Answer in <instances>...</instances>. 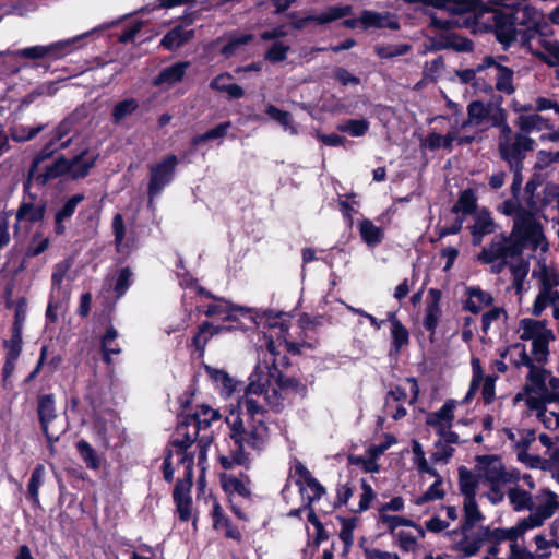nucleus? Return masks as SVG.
Segmentation results:
<instances>
[{
    "mask_svg": "<svg viewBox=\"0 0 559 559\" xmlns=\"http://www.w3.org/2000/svg\"><path fill=\"white\" fill-rule=\"evenodd\" d=\"M202 426L210 427V419L204 418L201 420L198 414L189 415L176 428V433L182 438H174L169 442L171 447L176 448L177 455L180 456L179 464L185 467L183 478H179L176 481L173 490L174 503L178 519L181 522H188L191 519L192 512L191 487L194 457L192 454L187 453V450L197 440Z\"/></svg>",
    "mask_w": 559,
    "mask_h": 559,
    "instance_id": "f257e3e1",
    "label": "nucleus"
},
{
    "mask_svg": "<svg viewBox=\"0 0 559 559\" xmlns=\"http://www.w3.org/2000/svg\"><path fill=\"white\" fill-rule=\"evenodd\" d=\"M526 246H531L533 250H548V242L540 222L532 212L521 210L516 213V218L513 219L510 235H496L491 240V247L483 253V258L486 261H491L504 255L522 257Z\"/></svg>",
    "mask_w": 559,
    "mask_h": 559,
    "instance_id": "f03ea898",
    "label": "nucleus"
},
{
    "mask_svg": "<svg viewBox=\"0 0 559 559\" xmlns=\"http://www.w3.org/2000/svg\"><path fill=\"white\" fill-rule=\"evenodd\" d=\"M98 153H91L88 148L82 150L71 158L59 155L52 164L46 165L44 171L35 173L33 180L39 187L47 186L51 180L68 175L71 180H80L86 178L92 168L95 167L98 159Z\"/></svg>",
    "mask_w": 559,
    "mask_h": 559,
    "instance_id": "7ed1b4c3",
    "label": "nucleus"
},
{
    "mask_svg": "<svg viewBox=\"0 0 559 559\" xmlns=\"http://www.w3.org/2000/svg\"><path fill=\"white\" fill-rule=\"evenodd\" d=\"M474 28L483 32H492L496 39L507 50L519 43L520 33L507 9H480L474 16Z\"/></svg>",
    "mask_w": 559,
    "mask_h": 559,
    "instance_id": "20e7f679",
    "label": "nucleus"
},
{
    "mask_svg": "<svg viewBox=\"0 0 559 559\" xmlns=\"http://www.w3.org/2000/svg\"><path fill=\"white\" fill-rule=\"evenodd\" d=\"M507 496L514 512L530 511V515H534L540 510L545 511L543 523L559 509L557 495L548 489H542L533 496L530 491L515 484L509 488Z\"/></svg>",
    "mask_w": 559,
    "mask_h": 559,
    "instance_id": "39448f33",
    "label": "nucleus"
},
{
    "mask_svg": "<svg viewBox=\"0 0 559 559\" xmlns=\"http://www.w3.org/2000/svg\"><path fill=\"white\" fill-rule=\"evenodd\" d=\"M497 141L499 156L509 168L524 166V159L535 147L534 139L524 132H513L507 121L499 128Z\"/></svg>",
    "mask_w": 559,
    "mask_h": 559,
    "instance_id": "423d86ee",
    "label": "nucleus"
},
{
    "mask_svg": "<svg viewBox=\"0 0 559 559\" xmlns=\"http://www.w3.org/2000/svg\"><path fill=\"white\" fill-rule=\"evenodd\" d=\"M545 511L540 510L534 515H528L520 520L514 526L511 527H493L491 525H484L485 545L488 546V554L497 556L500 552V545L509 542L514 545L521 539L524 534L533 528L543 525V518Z\"/></svg>",
    "mask_w": 559,
    "mask_h": 559,
    "instance_id": "0eeeda50",
    "label": "nucleus"
},
{
    "mask_svg": "<svg viewBox=\"0 0 559 559\" xmlns=\"http://www.w3.org/2000/svg\"><path fill=\"white\" fill-rule=\"evenodd\" d=\"M230 437L234 438L239 445V452L235 454L234 461L242 465L247 464L249 461L246 450L251 449L260 453L265 448L270 435L265 421L248 423L247 429H242V421L237 415L231 423Z\"/></svg>",
    "mask_w": 559,
    "mask_h": 559,
    "instance_id": "6e6552de",
    "label": "nucleus"
},
{
    "mask_svg": "<svg viewBox=\"0 0 559 559\" xmlns=\"http://www.w3.org/2000/svg\"><path fill=\"white\" fill-rule=\"evenodd\" d=\"M249 384L246 393L239 402L248 423L265 421V409L261 403L265 384L269 383V372L258 365L249 377Z\"/></svg>",
    "mask_w": 559,
    "mask_h": 559,
    "instance_id": "1a4fd4ad",
    "label": "nucleus"
},
{
    "mask_svg": "<svg viewBox=\"0 0 559 559\" xmlns=\"http://www.w3.org/2000/svg\"><path fill=\"white\" fill-rule=\"evenodd\" d=\"M502 98L487 104L473 100L467 105V119L461 123V129L479 127L484 123L488 128H500L507 121V110L501 106Z\"/></svg>",
    "mask_w": 559,
    "mask_h": 559,
    "instance_id": "9d476101",
    "label": "nucleus"
},
{
    "mask_svg": "<svg viewBox=\"0 0 559 559\" xmlns=\"http://www.w3.org/2000/svg\"><path fill=\"white\" fill-rule=\"evenodd\" d=\"M179 158L175 154L164 156L159 162L148 165L147 206L154 209V199L169 186L176 175Z\"/></svg>",
    "mask_w": 559,
    "mask_h": 559,
    "instance_id": "9b49d317",
    "label": "nucleus"
},
{
    "mask_svg": "<svg viewBox=\"0 0 559 559\" xmlns=\"http://www.w3.org/2000/svg\"><path fill=\"white\" fill-rule=\"evenodd\" d=\"M451 540V549L461 558H469L478 554L480 548L485 545L484 525L468 527L460 526L456 530L448 532L447 534Z\"/></svg>",
    "mask_w": 559,
    "mask_h": 559,
    "instance_id": "f8f14e48",
    "label": "nucleus"
},
{
    "mask_svg": "<svg viewBox=\"0 0 559 559\" xmlns=\"http://www.w3.org/2000/svg\"><path fill=\"white\" fill-rule=\"evenodd\" d=\"M85 36H86V34H82V35L75 36L70 39L52 43L47 46L38 45V46L26 47V48L13 51L12 55L15 57H21V58L31 59V60H37V59H44V58H48L51 60H58V59H61V58L68 56L73 50H75L78 48L75 46L76 43L81 41Z\"/></svg>",
    "mask_w": 559,
    "mask_h": 559,
    "instance_id": "ddd939ff",
    "label": "nucleus"
},
{
    "mask_svg": "<svg viewBox=\"0 0 559 559\" xmlns=\"http://www.w3.org/2000/svg\"><path fill=\"white\" fill-rule=\"evenodd\" d=\"M36 412L40 430L47 440L50 453L53 454L55 443L58 442L60 438V435H53L49 430L50 424L58 417L55 395L52 393L38 395Z\"/></svg>",
    "mask_w": 559,
    "mask_h": 559,
    "instance_id": "4468645a",
    "label": "nucleus"
},
{
    "mask_svg": "<svg viewBox=\"0 0 559 559\" xmlns=\"http://www.w3.org/2000/svg\"><path fill=\"white\" fill-rule=\"evenodd\" d=\"M248 312L245 307H233L229 301L212 295V335L228 331L231 325H221L219 322L237 321L239 316Z\"/></svg>",
    "mask_w": 559,
    "mask_h": 559,
    "instance_id": "2eb2a0df",
    "label": "nucleus"
},
{
    "mask_svg": "<svg viewBox=\"0 0 559 559\" xmlns=\"http://www.w3.org/2000/svg\"><path fill=\"white\" fill-rule=\"evenodd\" d=\"M512 20L520 33V36L526 34L530 29L538 27L544 23L543 15L532 5L524 2H515L506 5Z\"/></svg>",
    "mask_w": 559,
    "mask_h": 559,
    "instance_id": "dca6fc26",
    "label": "nucleus"
},
{
    "mask_svg": "<svg viewBox=\"0 0 559 559\" xmlns=\"http://www.w3.org/2000/svg\"><path fill=\"white\" fill-rule=\"evenodd\" d=\"M476 462L477 468L488 483H512L519 479L514 478V474L506 471L501 459L497 455H478Z\"/></svg>",
    "mask_w": 559,
    "mask_h": 559,
    "instance_id": "f3484780",
    "label": "nucleus"
},
{
    "mask_svg": "<svg viewBox=\"0 0 559 559\" xmlns=\"http://www.w3.org/2000/svg\"><path fill=\"white\" fill-rule=\"evenodd\" d=\"M489 68H492L495 72V88L504 95H512L515 92L514 71L509 67L496 62L492 57L484 58L477 70L480 71Z\"/></svg>",
    "mask_w": 559,
    "mask_h": 559,
    "instance_id": "a211bd4d",
    "label": "nucleus"
},
{
    "mask_svg": "<svg viewBox=\"0 0 559 559\" xmlns=\"http://www.w3.org/2000/svg\"><path fill=\"white\" fill-rule=\"evenodd\" d=\"M71 142L72 140L68 139L67 141H63L60 144H58L57 141H55L52 138H49V140L32 159V163L27 171V176L23 181V191L25 193H29V189L32 188L33 183V178L35 176V173L38 170L39 165L45 160L51 158L57 151L68 148L71 145Z\"/></svg>",
    "mask_w": 559,
    "mask_h": 559,
    "instance_id": "6ab92c4d",
    "label": "nucleus"
},
{
    "mask_svg": "<svg viewBox=\"0 0 559 559\" xmlns=\"http://www.w3.org/2000/svg\"><path fill=\"white\" fill-rule=\"evenodd\" d=\"M24 195H27L29 198V201H26L23 199V201L20 203L15 218L16 223L14 225V229L19 230V224L22 222H27L32 225L43 222L47 212V205L45 202H41L39 204H35V200L37 199V194L32 193H25L23 191Z\"/></svg>",
    "mask_w": 559,
    "mask_h": 559,
    "instance_id": "aec40b11",
    "label": "nucleus"
},
{
    "mask_svg": "<svg viewBox=\"0 0 559 559\" xmlns=\"http://www.w3.org/2000/svg\"><path fill=\"white\" fill-rule=\"evenodd\" d=\"M550 37V27L547 22H544L538 27L530 29L526 34L520 36L519 44L530 53L539 58Z\"/></svg>",
    "mask_w": 559,
    "mask_h": 559,
    "instance_id": "412c9836",
    "label": "nucleus"
},
{
    "mask_svg": "<svg viewBox=\"0 0 559 559\" xmlns=\"http://www.w3.org/2000/svg\"><path fill=\"white\" fill-rule=\"evenodd\" d=\"M457 406L455 400H447L436 412L429 413L426 417V425L432 428L438 435L447 428H452L455 419L454 411Z\"/></svg>",
    "mask_w": 559,
    "mask_h": 559,
    "instance_id": "4be33fe9",
    "label": "nucleus"
},
{
    "mask_svg": "<svg viewBox=\"0 0 559 559\" xmlns=\"http://www.w3.org/2000/svg\"><path fill=\"white\" fill-rule=\"evenodd\" d=\"M497 225L488 210L481 209L474 214V224L469 226L472 243L479 246L485 236L496 231Z\"/></svg>",
    "mask_w": 559,
    "mask_h": 559,
    "instance_id": "5701e85b",
    "label": "nucleus"
},
{
    "mask_svg": "<svg viewBox=\"0 0 559 559\" xmlns=\"http://www.w3.org/2000/svg\"><path fill=\"white\" fill-rule=\"evenodd\" d=\"M549 376L550 371L540 366L534 365L528 369V374L526 376V384L523 388V392L525 394L551 393L552 391H550L547 385Z\"/></svg>",
    "mask_w": 559,
    "mask_h": 559,
    "instance_id": "b1692460",
    "label": "nucleus"
},
{
    "mask_svg": "<svg viewBox=\"0 0 559 559\" xmlns=\"http://www.w3.org/2000/svg\"><path fill=\"white\" fill-rule=\"evenodd\" d=\"M441 290L436 288H430L428 292V301L425 309V317H424V328L433 334L436 332V329L438 326L439 320L441 318V308H440V301H441Z\"/></svg>",
    "mask_w": 559,
    "mask_h": 559,
    "instance_id": "393cba45",
    "label": "nucleus"
},
{
    "mask_svg": "<svg viewBox=\"0 0 559 559\" xmlns=\"http://www.w3.org/2000/svg\"><path fill=\"white\" fill-rule=\"evenodd\" d=\"M360 23L366 27L376 28H390L396 31L400 28V23L395 15L389 12H376L371 10H364L359 16Z\"/></svg>",
    "mask_w": 559,
    "mask_h": 559,
    "instance_id": "a878e982",
    "label": "nucleus"
},
{
    "mask_svg": "<svg viewBox=\"0 0 559 559\" xmlns=\"http://www.w3.org/2000/svg\"><path fill=\"white\" fill-rule=\"evenodd\" d=\"M193 37V29H185L181 25H177L164 35L159 46L168 51H175L190 41Z\"/></svg>",
    "mask_w": 559,
    "mask_h": 559,
    "instance_id": "bb28decb",
    "label": "nucleus"
},
{
    "mask_svg": "<svg viewBox=\"0 0 559 559\" xmlns=\"http://www.w3.org/2000/svg\"><path fill=\"white\" fill-rule=\"evenodd\" d=\"M74 447L79 457L85 464L86 468L91 471H98L102 467L105 459L92 447L87 440L80 439L75 442Z\"/></svg>",
    "mask_w": 559,
    "mask_h": 559,
    "instance_id": "cd10ccee",
    "label": "nucleus"
},
{
    "mask_svg": "<svg viewBox=\"0 0 559 559\" xmlns=\"http://www.w3.org/2000/svg\"><path fill=\"white\" fill-rule=\"evenodd\" d=\"M188 61H179L169 67L164 68L153 80V85L160 86L163 84L174 85L181 82L186 70L189 67Z\"/></svg>",
    "mask_w": 559,
    "mask_h": 559,
    "instance_id": "c85d7f7f",
    "label": "nucleus"
},
{
    "mask_svg": "<svg viewBox=\"0 0 559 559\" xmlns=\"http://www.w3.org/2000/svg\"><path fill=\"white\" fill-rule=\"evenodd\" d=\"M46 474V468L44 464L38 463L35 465L31 473V477L27 484V493L26 498L28 501H31L32 507L34 509H40V500H39V489L41 485L44 484V478Z\"/></svg>",
    "mask_w": 559,
    "mask_h": 559,
    "instance_id": "c756f323",
    "label": "nucleus"
},
{
    "mask_svg": "<svg viewBox=\"0 0 559 559\" xmlns=\"http://www.w3.org/2000/svg\"><path fill=\"white\" fill-rule=\"evenodd\" d=\"M466 293L467 300L464 305V309L474 314L479 313L485 307L490 306L493 301L491 294L480 289L479 287H468Z\"/></svg>",
    "mask_w": 559,
    "mask_h": 559,
    "instance_id": "7c9ffc66",
    "label": "nucleus"
},
{
    "mask_svg": "<svg viewBox=\"0 0 559 559\" xmlns=\"http://www.w3.org/2000/svg\"><path fill=\"white\" fill-rule=\"evenodd\" d=\"M212 518L214 520L213 526L215 530L222 531L227 538L236 540L241 539V533L231 524L229 518L225 515L219 504L215 503L213 506Z\"/></svg>",
    "mask_w": 559,
    "mask_h": 559,
    "instance_id": "2f4dec72",
    "label": "nucleus"
},
{
    "mask_svg": "<svg viewBox=\"0 0 559 559\" xmlns=\"http://www.w3.org/2000/svg\"><path fill=\"white\" fill-rule=\"evenodd\" d=\"M430 27L439 31L447 32L448 35L450 31L454 28H469V16H452L449 17H440L436 13L430 14Z\"/></svg>",
    "mask_w": 559,
    "mask_h": 559,
    "instance_id": "473e14b6",
    "label": "nucleus"
},
{
    "mask_svg": "<svg viewBox=\"0 0 559 559\" xmlns=\"http://www.w3.org/2000/svg\"><path fill=\"white\" fill-rule=\"evenodd\" d=\"M210 340V320H204L198 328V332L192 337L191 358L193 361L203 359L205 354V347Z\"/></svg>",
    "mask_w": 559,
    "mask_h": 559,
    "instance_id": "72a5a7b5",
    "label": "nucleus"
},
{
    "mask_svg": "<svg viewBox=\"0 0 559 559\" xmlns=\"http://www.w3.org/2000/svg\"><path fill=\"white\" fill-rule=\"evenodd\" d=\"M212 383L222 397L228 399L241 383L233 379L227 372L212 369Z\"/></svg>",
    "mask_w": 559,
    "mask_h": 559,
    "instance_id": "f704fd0d",
    "label": "nucleus"
},
{
    "mask_svg": "<svg viewBox=\"0 0 559 559\" xmlns=\"http://www.w3.org/2000/svg\"><path fill=\"white\" fill-rule=\"evenodd\" d=\"M516 126L520 129L519 132H524L526 135L535 131L551 129L548 120L538 114L521 115L516 120Z\"/></svg>",
    "mask_w": 559,
    "mask_h": 559,
    "instance_id": "c9c22d12",
    "label": "nucleus"
},
{
    "mask_svg": "<svg viewBox=\"0 0 559 559\" xmlns=\"http://www.w3.org/2000/svg\"><path fill=\"white\" fill-rule=\"evenodd\" d=\"M521 340L532 341L537 340L538 337L552 336V332L546 329L545 324L540 321H535L533 319H523L521 321Z\"/></svg>",
    "mask_w": 559,
    "mask_h": 559,
    "instance_id": "e433bc0d",
    "label": "nucleus"
},
{
    "mask_svg": "<svg viewBox=\"0 0 559 559\" xmlns=\"http://www.w3.org/2000/svg\"><path fill=\"white\" fill-rule=\"evenodd\" d=\"M352 10L350 5H333L319 14H311L310 19L312 22L323 25L350 15Z\"/></svg>",
    "mask_w": 559,
    "mask_h": 559,
    "instance_id": "4c0bfd02",
    "label": "nucleus"
},
{
    "mask_svg": "<svg viewBox=\"0 0 559 559\" xmlns=\"http://www.w3.org/2000/svg\"><path fill=\"white\" fill-rule=\"evenodd\" d=\"M117 337H118L117 330L112 325H109L106 329L105 334L100 338V349H102V354H103L102 359L107 365H110L112 361L111 355H117V354H120V352H121V348L119 347L118 344L112 346V343L116 341Z\"/></svg>",
    "mask_w": 559,
    "mask_h": 559,
    "instance_id": "58836bf2",
    "label": "nucleus"
},
{
    "mask_svg": "<svg viewBox=\"0 0 559 559\" xmlns=\"http://www.w3.org/2000/svg\"><path fill=\"white\" fill-rule=\"evenodd\" d=\"M527 395L525 404L531 411H536L537 417H545V407L547 404H559V392L556 391L546 394H536V396Z\"/></svg>",
    "mask_w": 559,
    "mask_h": 559,
    "instance_id": "ea45409f",
    "label": "nucleus"
},
{
    "mask_svg": "<svg viewBox=\"0 0 559 559\" xmlns=\"http://www.w3.org/2000/svg\"><path fill=\"white\" fill-rule=\"evenodd\" d=\"M463 510L464 520L460 526H465V531L468 530V527H475L476 524L480 523L485 519L478 508L476 497L464 498Z\"/></svg>",
    "mask_w": 559,
    "mask_h": 559,
    "instance_id": "a19ab883",
    "label": "nucleus"
},
{
    "mask_svg": "<svg viewBox=\"0 0 559 559\" xmlns=\"http://www.w3.org/2000/svg\"><path fill=\"white\" fill-rule=\"evenodd\" d=\"M139 108L138 99L130 97L116 103L111 110V122L120 124L127 117L133 115Z\"/></svg>",
    "mask_w": 559,
    "mask_h": 559,
    "instance_id": "79ce46f5",
    "label": "nucleus"
},
{
    "mask_svg": "<svg viewBox=\"0 0 559 559\" xmlns=\"http://www.w3.org/2000/svg\"><path fill=\"white\" fill-rule=\"evenodd\" d=\"M212 88L223 91L227 94L229 99L241 98L245 94L241 86L233 83V78L229 74H219L212 81Z\"/></svg>",
    "mask_w": 559,
    "mask_h": 559,
    "instance_id": "37998d69",
    "label": "nucleus"
},
{
    "mask_svg": "<svg viewBox=\"0 0 559 559\" xmlns=\"http://www.w3.org/2000/svg\"><path fill=\"white\" fill-rule=\"evenodd\" d=\"M555 302H559V292L539 287V293L532 307V314L539 317L546 307L555 305Z\"/></svg>",
    "mask_w": 559,
    "mask_h": 559,
    "instance_id": "c03bdc74",
    "label": "nucleus"
},
{
    "mask_svg": "<svg viewBox=\"0 0 559 559\" xmlns=\"http://www.w3.org/2000/svg\"><path fill=\"white\" fill-rule=\"evenodd\" d=\"M477 206V199L472 189L463 190L456 203L452 207L453 213H462L464 215L475 214Z\"/></svg>",
    "mask_w": 559,
    "mask_h": 559,
    "instance_id": "a18cd8bd",
    "label": "nucleus"
},
{
    "mask_svg": "<svg viewBox=\"0 0 559 559\" xmlns=\"http://www.w3.org/2000/svg\"><path fill=\"white\" fill-rule=\"evenodd\" d=\"M528 271L530 263L524 259H519L515 261V263H510V272L513 277L512 286L515 290V294L520 295L522 293Z\"/></svg>",
    "mask_w": 559,
    "mask_h": 559,
    "instance_id": "49530a36",
    "label": "nucleus"
},
{
    "mask_svg": "<svg viewBox=\"0 0 559 559\" xmlns=\"http://www.w3.org/2000/svg\"><path fill=\"white\" fill-rule=\"evenodd\" d=\"M359 233L362 240L368 246H376L381 242L383 238L382 229L376 226L371 221L364 219L359 224Z\"/></svg>",
    "mask_w": 559,
    "mask_h": 559,
    "instance_id": "de8ad7c7",
    "label": "nucleus"
},
{
    "mask_svg": "<svg viewBox=\"0 0 559 559\" xmlns=\"http://www.w3.org/2000/svg\"><path fill=\"white\" fill-rule=\"evenodd\" d=\"M459 486L464 498L476 497L477 481L473 473L465 466L459 468Z\"/></svg>",
    "mask_w": 559,
    "mask_h": 559,
    "instance_id": "09e8293b",
    "label": "nucleus"
},
{
    "mask_svg": "<svg viewBox=\"0 0 559 559\" xmlns=\"http://www.w3.org/2000/svg\"><path fill=\"white\" fill-rule=\"evenodd\" d=\"M369 121L365 118L361 119H348L340 123L336 129L340 132L348 133L352 136L359 138L367 133L369 130Z\"/></svg>",
    "mask_w": 559,
    "mask_h": 559,
    "instance_id": "8fccbe9b",
    "label": "nucleus"
},
{
    "mask_svg": "<svg viewBox=\"0 0 559 559\" xmlns=\"http://www.w3.org/2000/svg\"><path fill=\"white\" fill-rule=\"evenodd\" d=\"M265 112L271 119L277 121L285 131L294 135L297 134V128L294 126L292 115L288 111L281 110L274 105H267Z\"/></svg>",
    "mask_w": 559,
    "mask_h": 559,
    "instance_id": "3c124183",
    "label": "nucleus"
},
{
    "mask_svg": "<svg viewBox=\"0 0 559 559\" xmlns=\"http://www.w3.org/2000/svg\"><path fill=\"white\" fill-rule=\"evenodd\" d=\"M448 13L452 16H469L471 27H474V16L478 11H473L472 0H451Z\"/></svg>",
    "mask_w": 559,
    "mask_h": 559,
    "instance_id": "603ef678",
    "label": "nucleus"
},
{
    "mask_svg": "<svg viewBox=\"0 0 559 559\" xmlns=\"http://www.w3.org/2000/svg\"><path fill=\"white\" fill-rule=\"evenodd\" d=\"M490 247H491V242L489 245L485 246L481 249V251L477 255V261L483 263V264H492L491 265V273H493V274H500L506 266L510 267V263H515V261H518L519 259H523V257H509V255H504V257L496 258V259H493L491 261H486L483 258V253L485 251H487V249H489Z\"/></svg>",
    "mask_w": 559,
    "mask_h": 559,
    "instance_id": "864d4df0",
    "label": "nucleus"
},
{
    "mask_svg": "<svg viewBox=\"0 0 559 559\" xmlns=\"http://www.w3.org/2000/svg\"><path fill=\"white\" fill-rule=\"evenodd\" d=\"M84 400L94 412L102 408L105 399L102 388L96 381H88L84 392Z\"/></svg>",
    "mask_w": 559,
    "mask_h": 559,
    "instance_id": "5fc2aeb1",
    "label": "nucleus"
},
{
    "mask_svg": "<svg viewBox=\"0 0 559 559\" xmlns=\"http://www.w3.org/2000/svg\"><path fill=\"white\" fill-rule=\"evenodd\" d=\"M472 370H473V377L469 383V389L463 400L464 403L469 402L475 393L480 388L481 383H484V374H483V368L480 365V360L478 358H473L471 361Z\"/></svg>",
    "mask_w": 559,
    "mask_h": 559,
    "instance_id": "6e6d98bb",
    "label": "nucleus"
},
{
    "mask_svg": "<svg viewBox=\"0 0 559 559\" xmlns=\"http://www.w3.org/2000/svg\"><path fill=\"white\" fill-rule=\"evenodd\" d=\"M472 370H473V377L469 383V389L463 400L464 403L469 402L475 393L480 388L481 383H484V374H483V368L480 365V360L478 358H473L471 361Z\"/></svg>",
    "mask_w": 559,
    "mask_h": 559,
    "instance_id": "4d7b16f0",
    "label": "nucleus"
},
{
    "mask_svg": "<svg viewBox=\"0 0 559 559\" xmlns=\"http://www.w3.org/2000/svg\"><path fill=\"white\" fill-rule=\"evenodd\" d=\"M23 331L11 329V338L4 340L3 347L5 348V356L19 359L23 346Z\"/></svg>",
    "mask_w": 559,
    "mask_h": 559,
    "instance_id": "13d9d810",
    "label": "nucleus"
},
{
    "mask_svg": "<svg viewBox=\"0 0 559 559\" xmlns=\"http://www.w3.org/2000/svg\"><path fill=\"white\" fill-rule=\"evenodd\" d=\"M412 46L409 44L400 45H377L374 52L381 59H391L394 57L406 55L411 51Z\"/></svg>",
    "mask_w": 559,
    "mask_h": 559,
    "instance_id": "bf43d9fd",
    "label": "nucleus"
},
{
    "mask_svg": "<svg viewBox=\"0 0 559 559\" xmlns=\"http://www.w3.org/2000/svg\"><path fill=\"white\" fill-rule=\"evenodd\" d=\"M551 340H554V335L538 337L537 340H534V342H532V355L534 364L537 362L539 365H543L547 361V357L549 354L548 345Z\"/></svg>",
    "mask_w": 559,
    "mask_h": 559,
    "instance_id": "052dcab7",
    "label": "nucleus"
},
{
    "mask_svg": "<svg viewBox=\"0 0 559 559\" xmlns=\"http://www.w3.org/2000/svg\"><path fill=\"white\" fill-rule=\"evenodd\" d=\"M132 271L129 266L120 269L118 272L115 285H114V293L116 296V299H120L123 297L130 286L132 285Z\"/></svg>",
    "mask_w": 559,
    "mask_h": 559,
    "instance_id": "680f3d73",
    "label": "nucleus"
},
{
    "mask_svg": "<svg viewBox=\"0 0 559 559\" xmlns=\"http://www.w3.org/2000/svg\"><path fill=\"white\" fill-rule=\"evenodd\" d=\"M85 199L83 193H76L70 197L64 204L55 213V218L67 221L73 216L78 205Z\"/></svg>",
    "mask_w": 559,
    "mask_h": 559,
    "instance_id": "e2e57ef3",
    "label": "nucleus"
},
{
    "mask_svg": "<svg viewBox=\"0 0 559 559\" xmlns=\"http://www.w3.org/2000/svg\"><path fill=\"white\" fill-rule=\"evenodd\" d=\"M47 128V124L40 123L36 127H21L11 133V138L14 142L23 143L35 139L40 132Z\"/></svg>",
    "mask_w": 559,
    "mask_h": 559,
    "instance_id": "0e129e2a",
    "label": "nucleus"
},
{
    "mask_svg": "<svg viewBox=\"0 0 559 559\" xmlns=\"http://www.w3.org/2000/svg\"><path fill=\"white\" fill-rule=\"evenodd\" d=\"M222 487L227 493L237 492L239 496L248 497L250 495L249 489L245 484L234 476L223 475L221 478Z\"/></svg>",
    "mask_w": 559,
    "mask_h": 559,
    "instance_id": "69168bd1",
    "label": "nucleus"
},
{
    "mask_svg": "<svg viewBox=\"0 0 559 559\" xmlns=\"http://www.w3.org/2000/svg\"><path fill=\"white\" fill-rule=\"evenodd\" d=\"M539 59L549 66H559V40L551 36Z\"/></svg>",
    "mask_w": 559,
    "mask_h": 559,
    "instance_id": "338daca9",
    "label": "nucleus"
},
{
    "mask_svg": "<svg viewBox=\"0 0 559 559\" xmlns=\"http://www.w3.org/2000/svg\"><path fill=\"white\" fill-rule=\"evenodd\" d=\"M442 483V479H435L433 484L421 496L416 498L415 503L421 506L428 501L442 499L444 496V491L441 488Z\"/></svg>",
    "mask_w": 559,
    "mask_h": 559,
    "instance_id": "774afa93",
    "label": "nucleus"
}]
</instances>
